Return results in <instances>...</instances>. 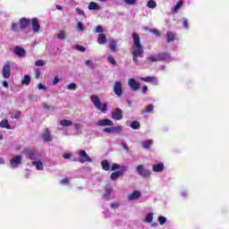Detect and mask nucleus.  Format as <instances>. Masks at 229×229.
<instances>
[{
    "label": "nucleus",
    "mask_w": 229,
    "mask_h": 229,
    "mask_svg": "<svg viewBox=\"0 0 229 229\" xmlns=\"http://www.w3.org/2000/svg\"><path fill=\"white\" fill-rule=\"evenodd\" d=\"M112 119L114 121H121V119H123V110L119 107L114 110L112 113Z\"/></svg>",
    "instance_id": "nucleus-12"
},
{
    "label": "nucleus",
    "mask_w": 229,
    "mask_h": 229,
    "mask_svg": "<svg viewBox=\"0 0 229 229\" xmlns=\"http://www.w3.org/2000/svg\"><path fill=\"white\" fill-rule=\"evenodd\" d=\"M111 171H114L110 175V180L112 182H115V180L121 178L128 171V166L126 165H121L117 163H114L111 166Z\"/></svg>",
    "instance_id": "nucleus-2"
},
{
    "label": "nucleus",
    "mask_w": 229,
    "mask_h": 229,
    "mask_svg": "<svg viewBox=\"0 0 229 229\" xmlns=\"http://www.w3.org/2000/svg\"><path fill=\"white\" fill-rule=\"evenodd\" d=\"M36 78L38 80L40 78V72L38 70H36Z\"/></svg>",
    "instance_id": "nucleus-62"
},
{
    "label": "nucleus",
    "mask_w": 229,
    "mask_h": 229,
    "mask_svg": "<svg viewBox=\"0 0 229 229\" xmlns=\"http://www.w3.org/2000/svg\"><path fill=\"white\" fill-rule=\"evenodd\" d=\"M31 81V78L30 75H24L23 79L21 80L22 85H30Z\"/></svg>",
    "instance_id": "nucleus-34"
},
{
    "label": "nucleus",
    "mask_w": 229,
    "mask_h": 229,
    "mask_svg": "<svg viewBox=\"0 0 229 229\" xmlns=\"http://www.w3.org/2000/svg\"><path fill=\"white\" fill-rule=\"evenodd\" d=\"M58 81H60V79H58V77H55V79L53 81V85H57Z\"/></svg>",
    "instance_id": "nucleus-61"
},
{
    "label": "nucleus",
    "mask_w": 229,
    "mask_h": 229,
    "mask_svg": "<svg viewBox=\"0 0 229 229\" xmlns=\"http://www.w3.org/2000/svg\"><path fill=\"white\" fill-rule=\"evenodd\" d=\"M182 198H187V196H189V192L185 190H182L181 192H180Z\"/></svg>",
    "instance_id": "nucleus-53"
},
{
    "label": "nucleus",
    "mask_w": 229,
    "mask_h": 229,
    "mask_svg": "<svg viewBox=\"0 0 229 229\" xmlns=\"http://www.w3.org/2000/svg\"><path fill=\"white\" fill-rule=\"evenodd\" d=\"M27 157L30 160H33V162L40 160V153L37 150H28Z\"/></svg>",
    "instance_id": "nucleus-8"
},
{
    "label": "nucleus",
    "mask_w": 229,
    "mask_h": 229,
    "mask_svg": "<svg viewBox=\"0 0 229 229\" xmlns=\"http://www.w3.org/2000/svg\"><path fill=\"white\" fill-rule=\"evenodd\" d=\"M165 165L164 163H157L152 165V171L154 173H162L164 172Z\"/></svg>",
    "instance_id": "nucleus-17"
},
{
    "label": "nucleus",
    "mask_w": 229,
    "mask_h": 229,
    "mask_svg": "<svg viewBox=\"0 0 229 229\" xmlns=\"http://www.w3.org/2000/svg\"><path fill=\"white\" fill-rule=\"evenodd\" d=\"M42 139L44 142H51L53 140V135H51L49 130H46V131L42 134Z\"/></svg>",
    "instance_id": "nucleus-20"
},
{
    "label": "nucleus",
    "mask_w": 229,
    "mask_h": 229,
    "mask_svg": "<svg viewBox=\"0 0 229 229\" xmlns=\"http://www.w3.org/2000/svg\"><path fill=\"white\" fill-rule=\"evenodd\" d=\"M101 165L104 171H110V163L108 162V160H103L101 162Z\"/></svg>",
    "instance_id": "nucleus-32"
},
{
    "label": "nucleus",
    "mask_w": 229,
    "mask_h": 229,
    "mask_svg": "<svg viewBox=\"0 0 229 229\" xmlns=\"http://www.w3.org/2000/svg\"><path fill=\"white\" fill-rule=\"evenodd\" d=\"M76 50L77 51H81V53H85V47H81V46H77L76 47Z\"/></svg>",
    "instance_id": "nucleus-55"
},
{
    "label": "nucleus",
    "mask_w": 229,
    "mask_h": 229,
    "mask_svg": "<svg viewBox=\"0 0 229 229\" xmlns=\"http://www.w3.org/2000/svg\"><path fill=\"white\" fill-rule=\"evenodd\" d=\"M114 93L115 94V96H117L118 98H121V96H123V82L122 81H114Z\"/></svg>",
    "instance_id": "nucleus-6"
},
{
    "label": "nucleus",
    "mask_w": 229,
    "mask_h": 229,
    "mask_svg": "<svg viewBox=\"0 0 229 229\" xmlns=\"http://www.w3.org/2000/svg\"><path fill=\"white\" fill-rule=\"evenodd\" d=\"M123 131L122 126L113 127V133H121Z\"/></svg>",
    "instance_id": "nucleus-46"
},
{
    "label": "nucleus",
    "mask_w": 229,
    "mask_h": 229,
    "mask_svg": "<svg viewBox=\"0 0 229 229\" xmlns=\"http://www.w3.org/2000/svg\"><path fill=\"white\" fill-rule=\"evenodd\" d=\"M182 26H184L186 30H189V20H187V18L182 20Z\"/></svg>",
    "instance_id": "nucleus-48"
},
{
    "label": "nucleus",
    "mask_w": 229,
    "mask_h": 229,
    "mask_svg": "<svg viewBox=\"0 0 229 229\" xmlns=\"http://www.w3.org/2000/svg\"><path fill=\"white\" fill-rule=\"evenodd\" d=\"M127 85L134 92L140 89V84L135 79H129L127 81Z\"/></svg>",
    "instance_id": "nucleus-11"
},
{
    "label": "nucleus",
    "mask_w": 229,
    "mask_h": 229,
    "mask_svg": "<svg viewBox=\"0 0 229 229\" xmlns=\"http://www.w3.org/2000/svg\"><path fill=\"white\" fill-rule=\"evenodd\" d=\"M36 67H44L46 65V61L44 60H38L35 62Z\"/></svg>",
    "instance_id": "nucleus-40"
},
{
    "label": "nucleus",
    "mask_w": 229,
    "mask_h": 229,
    "mask_svg": "<svg viewBox=\"0 0 229 229\" xmlns=\"http://www.w3.org/2000/svg\"><path fill=\"white\" fill-rule=\"evenodd\" d=\"M132 40V61L134 62V64H137V62H139V58H140L142 56V53H144V48H142V45L140 44V37L139 36V34L133 33Z\"/></svg>",
    "instance_id": "nucleus-1"
},
{
    "label": "nucleus",
    "mask_w": 229,
    "mask_h": 229,
    "mask_svg": "<svg viewBox=\"0 0 229 229\" xmlns=\"http://www.w3.org/2000/svg\"><path fill=\"white\" fill-rule=\"evenodd\" d=\"M30 24H31V20L27 18H21L20 19V28L21 30H25Z\"/></svg>",
    "instance_id": "nucleus-21"
},
{
    "label": "nucleus",
    "mask_w": 229,
    "mask_h": 229,
    "mask_svg": "<svg viewBox=\"0 0 229 229\" xmlns=\"http://www.w3.org/2000/svg\"><path fill=\"white\" fill-rule=\"evenodd\" d=\"M76 89H78V86L76 85V83H70L67 85L68 90H76Z\"/></svg>",
    "instance_id": "nucleus-42"
},
{
    "label": "nucleus",
    "mask_w": 229,
    "mask_h": 229,
    "mask_svg": "<svg viewBox=\"0 0 229 229\" xmlns=\"http://www.w3.org/2000/svg\"><path fill=\"white\" fill-rule=\"evenodd\" d=\"M10 164H11L12 169H17V167H19V165H21V164H22V157L14 156L11 159Z\"/></svg>",
    "instance_id": "nucleus-7"
},
{
    "label": "nucleus",
    "mask_w": 229,
    "mask_h": 229,
    "mask_svg": "<svg viewBox=\"0 0 229 229\" xmlns=\"http://www.w3.org/2000/svg\"><path fill=\"white\" fill-rule=\"evenodd\" d=\"M105 133H113V127H106L103 129Z\"/></svg>",
    "instance_id": "nucleus-50"
},
{
    "label": "nucleus",
    "mask_w": 229,
    "mask_h": 229,
    "mask_svg": "<svg viewBox=\"0 0 229 229\" xmlns=\"http://www.w3.org/2000/svg\"><path fill=\"white\" fill-rule=\"evenodd\" d=\"M31 28L34 33H38L40 31V23L38 22V19L33 18L31 20Z\"/></svg>",
    "instance_id": "nucleus-13"
},
{
    "label": "nucleus",
    "mask_w": 229,
    "mask_h": 229,
    "mask_svg": "<svg viewBox=\"0 0 229 229\" xmlns=\"http://www.w3.org/2000/svg\"><path fill=\"white\" fill-rule=\"evenodd\" d=\"M147 6H148V8H151L153 10V9L157 8V2H155V0H149L147 3Z\"/></svg>",
    "instance_id": "nucleus-37"
},
{
    "label": "nucleus",
    "mask_w": 229,
    "mask_h": 229,
    "mask_svg": "<svg viewBox=\"0 0 229 229\" xmlns=\"http://www.w3.org/2000/svg\"><path fill=\"white\" fill-rule=\"evenodd\" d=\"M3 87H4L5 89H8V81H3Z\"/></svg>",
    "instance_id": "nucleus-63"
},
{
    "label": "nucleus",
    "mask_w": 229,
    "mask_h": 229,
    "mask_svg": "<svg viewBox=\"0 0 229 229\" xmlns=\"http://www.w3.org/2000/svg\"><path fill=\"white\" fill-rule=\"evenodd\" d=\"M71 157H72V154L71 153H66L63 156V157L65 159V160H69L71 158Z\"/></svg>",
    "instance_id": "nucleus-58"
},
{
    "label": "nucleus",
    "mask_w": 229,
    "mask_h": 229,
    "mask_svg": "<svg viewBox=\"0 0 229 229\" xmlns=\"http://www.w3.org/2000/svg\"><path fill=\"white\" fill-rule=\"evenodd\" d=\"M182 6H183V1H179L176 3V4L171 8L172 13H178L180 10L182 9Z\"/></svg>",
    "instance_id": "nucleus-22"
},
{
    "label": "nucleus",
    "mask_w": 229,
    "mask_h": 229,
    "mask_svg": "<svg viewBox=\"0 0 229 229\" xmlns=\"http://www.w3.org/2000/svg\"><path fill=\"white\" fill-rule=\"evenodd\" d=\"M0 127L5 128L6 130H12V128L10 127V123H8V120L6 119H4L0 122Z\"/></svg>",
    "instance_id": "nucleus-31"
},
{
    "label": "nucleus",
    "mask_w": 229,
    "mask_h": 229,
    "mask_svg": "<svg viewBox=\"0 0 229 229\" xmlns=\"http://www.w3.org/2000/svg\"><path fill=\"white\" fill-rule=\"evenodd\" d=\"M113 192H114V189L112 188V186L110 184L106 185L105 192L103 194V199L107 200L112 199L110 196H112Z\"/></svg>",
    "instance_id": "nucleus-9"
},
{
    "label": "nucleus",
    "mask_w": 229,
    "mask_h": 229,
    "mask_svg": "<svg viewBox=\"0 0 229 229\" xmlns=\"http://www.w3.org/2000/svg\"><path fill=\"white\" fill-rule=\"evenodd\" d=\"M96 32H97V33H103V27L98 26V27L96 28Z\"/></svg>",
    "instance_id": "nucleus-60"
},
{
    "label": "nucleus",
    "mask_w": 229,
    "mask_h": 229,
    "mask_svg": "<svg viewBox=\"0 0 229 229\" xmlns=\"http://www.w3.org/2000/svg\"><path fill=\"white\" fill-rule=\"evenodd\" d=\"M125 4L133 5L137 4V0H123Z\"/></svg>",
    "instance_id": "nucleus-47"
},
{
    "label": "nucleus",
    "mask_w": 229,
    "mask_h": 229,
    "mask_svg": "<svg viewBox=\"0 0 229 229\" xmlns=\"http://www.w3.org/2000/svg\"><path fill=\"white\" fill-rule=\"evenodd\" d=\"M145 222L146 223H153V213H149L148 215H147V216L145 217Z\"/></svg>",
    "instance_id": "nucleus-39"
},
{
    "label": "nucleus",
    "mask_w": 229,
    "mask_h": 229,
    "mask_svg": "<svg viewBox=\"0 0 229 229\" xmlns=\"http://www.w3.org/2000/svg\"><path fill=\"white\" fill-rule=\"evenodd\" d=\"M56 38L59 40H65V38H67V32L64 30H59V31L56 33Z\"/></svg>",
    "instance_id": "nucleus-26"
},
{
    "label": "nucleus",
    "mask_w": 229,
    "mask_h": 229,
    "mask_svg": "<svg viewBox=\"0 0 229 229\" xmlns=\"http://www.w3.org/2000/svg\"><path fill=\"white\" fill-rule=\"evenodd\" d=\"M60 124L61 126H64V127H67V126H72V122L71 120H61L60 121Z\"/></svg>",
    "instance_id": "nucleus-35"
},
{
    "label": "nucleus",
    "mask_w": 229,
    "mask_h": 229,
    "mask_svg": "<svg viewBox=\"0 0 229 229\" xmlns=\"http://www.w3.org/2000/svg\"><path fill=\"white\" fill-rule=\"evenodd\" d=\"M10 74H11V64L10 63H6L3 68V77L5 79H8L10 78Z\"/></svg>",
    "instance_id": "nucleus-16"
},
{
    "label": "nucleus",
    "mask_w": 229,
    "mask_h": 229,
    "mask_svg": "<svg viewBox=\"0 0 229 229\" xmlns=\"http://www.w3.org/2000/svg\"><path fill=\"white\" fill-rule=\"evenodd\" d=\"M14 119H20L21 118V113H18L16 114L14 116H13Z\"/></svg>",
    "instance_id": "nucleus-64"
},
{
    "label": "nucleus",
    "mask_w": 229,
    "mask_h": 229,
    "mask_svg": "<svg viewBox=\"0 0 229 229\" xmlns=\"http://www.w3.org/2000/svg\"><path fill=\"white\" fill-rule=\"evenodd\" d=\"M110 207L113 208V210H117L119 207H121V203L119 202H114L110 204Z\"/></svg>",
    "instance_id": "nucleus-45"
},
{
    "label": "nucleus",
    "mask_w": 229,
    "mask_h": 229,
    "mask_svg": "<svg viewBox=\"0 0 229 229\" xmlns=\"http://www.w3.org/2000/svg\"><path fill=\"white\" fill-rule=\"evenodd\" d=\"M75 11L79 15H85V12H83V10L81 8H76Z\"/></svg>",
    "instance_id": "nucleus-56"
},
{
    "label": "nucleus",
    "mask_w": 229,
    "mask_h": 229,
    "mask_svg": "<svg viewBox=\"0 0 229 229\" xmlns=\"http://www.w3.org/2000/svg\"><path fill=\"white\" fill-rule=\"evenodd\" d=\"M12 30L13 31H21V26L17 23H13L12 24Z\"/></svg>",
    "instance_id": "nucleus-43"
},
{
    "label": "nucleus",
    "mask_w": 229,
    "mask_h": 229,
    "mask_svg": "<svg viewBox=\"0 0 229 229\" xmlns=\"http://www.w3.org/2000/svg\"><path fill=\"white\" fill-rule=\"evenodd\" d=\"M108 44H109V48L111 49V51H113V53L117 52V41L114 38H110L108 39Z\"/></svg>",
    "instance_id": "nucleus-19"
},
{
    "label": "nucleus",
    "mask_w": 229,
    "mask_h": 229,
    "mask_svg": "<svg viewBox=\"0 0 229 229\" xmlns=\"http://www.w3.org/2000/svg\"><path fill=\"white\" fill-rule=\"evenodd\" d=\"M148 62H160V55H159V54L150 55L148 58Z\"/></svg>",
    "instance_id": "nucleus-33"
},
{
    "label": "nucleus",
    "mask_w": 229,
    "mask_h": 229,
    "mask_svg": "<svg viewBox=\"0 0 229 229\" xmlns=\"http://www.w3.org/2000/svg\"><path fill=\"white\" fill-rule=\"evenodd\" d=\"M154 144L153 140H144L140 141V146L143 149H149Z\"/></svg>",
    "instance_id": "nucleus-18"
},
{
    "label": "nucleus",
    "mask_w": 229,
    "mask_h": 229,
    "mask_svg": "<svg viewBox=\"0 0 229 229\" xmlns=\"http://www.w3.org/2000/svg\"><path fill=\"white\" fill-rule=\"evenodd\" d=\"M14 53L18 56H24V55H26V50H24V48H22L21 47H16L14 49Z\"/></svg>",
    "instance_id": "nucleus-27"
},
{
    "label": "nucleus",
    "mask_w": 229,
    "mask_h": 229,
    "mask_svg": "<svg viewBox=\"0 0 229 229\" xmlns=\"http://www.w3.org/2000/svg\"><path fill=\"white\" fill-rule=\"evenodd\" d=\"M106 36L103 33H100L98 35V44H100L101 46H103V44H106Z\"/></svg>",
    "instance_id": "nucleus-28"
},
{
    "label": "nucleus",
    "mask_w": 229,
    "mask_h": 229,
    "mask_svg": "<svg viewBox=\"0 0 229 229\" xmlns=\"http://www.w3.org/2000/svg\"><path fill=\"white\" fill-rule=\"evenodd\" d=\"M142 196V194L140 193V191L134 190L131 193H130L128 195V199L129 201H135V199H139V198H140Z\"/></svg>",
    "instance_id": "nucleus-14"
},
{
    "label": "nucleus",
    "mask_w": 229,
    "mask_h": 229,
    "mask_svg": "<svg viewBox=\"0 0 229 229\" xmlns=\"http://www.w3.org/2000/svg\"><path fill=\"white\" fill-rule=\"evenodd\" d=\"M159 62H171V55L165 53L159 54Z\"/></svg>",
    "instance_id": "nucleus-24"
},
{
    "label": "nucleus",
    "mask_w": 229,
    "mask_h": 229,
    "mask_svg": "<svg viewBox=\"0 0 229 229\" xmlns=\"http://www.w3.org/2000/svg\"><path fill=\"white\" fill-rule=\"evenodd\" d=\"M77 29L79 30V31H84L85 28H83V23H81V21H79L77 23Z\"/></svg>",
    "instance_id": "nucleus-49"
},
{
    "label": "nucleus",
    "mask_w": 229,
    "mask_h": 229,
    "mask_svg": "<svg viewBox=\"0 0 229 229\" xmlns=\"http://www.w3.org/2000/svg\"><path fill=\"white\" fill-rule=\"evenodd\" d=\"M113 192H114V189L112 188V186L110 184L106 185L105 192L103 194V199L107 200L112 199L110 196H112Z\"/></svg>",
    "instance_id": "nucleus-10"
},
{
    "label": "nucleus",
    "mask_w": 229,
    "mask_h": 229,
    "mask_svg": "<svg viewBox=\"0 0 229 229\" xmlns=\"http://www.w3.org/2000/svg\"><path fill=\"white\" fill-rule=\"evenodd\" d=\"M136 173L142 176V178H149L151 176V171L146 169L143 165H140L136 167Z\"/></svg>",
    "instance_id": "nucleus-4"
},
{
    "label": "nucleus",
    "mask_w": 229,
    "mask_h": 229,
    "mask_svg": "<svg viewBox=\"0 0 229 229\" xmlns=\"http://www.w3.org/2000/svg\"><path fill=\"white\" fill-rule=\"evenodd\" d=\"M90 101L94 105L95 108H97V110H99V112H102V114H106L108 110V104H103L101 102V98L98 95H91Z\"/></svg>",
    "instance_id": "nucleus-3"
},
{
    "label": "nucleus",
    "mask_w": 229,
    "mask_h": 229,
    "mask_svg": "<svg viewBox=\"0 0 229 229\" xmlns=\"http://www.w3.org/2000/svg\"><path fill=\"white\" fill-rule=\"evenodd\" d=\"M155 109V106L148 105L145 109L142 110V114H153V110Z\"/></svg>",
    "instance_id": "nucleus-30"
},
{
    "label": "nucleus",
    "mask_w": 229,
    "mask_h": 229,
    "mask_svg": "<svg viewBox=\"0 0 229 229\" xmlns=\"http://www.w3.org/2000/svg\"><path fill=\"white\" fill-rule=\"evenodd\" d=\"M38 89L39 90H47V88L46 86L42 85V83H39V84L38 85Z\"/></svg>",
    "instance_id": "nucleus-57"
},
{
    "label": "nucleus",
    "mask_w": 229,
    "mask_h": 229,
    "mask_svg": "<svg viewBox=\"0 0 229 229\" xmlns=\"http://www.w3.org/2000/svg\"><path fill=\"white\" fill-rule=\"evenodd\" d=\"M98 126H114V122L110 119H100L97 122Z\"/></svg>",
    "instance_id": "nucleus-15"
},
{
    "label": "nucleus",
    "mask_w": 229,
    "mask_h": 229,
    "mask_svg": "<svg viewBox=\"0 0 229 229\" xmlns=\"http://www.w3.org/2000/svg\"><path fill=\"white\" fill-rule=\"evenodd\" d=\"M32 165H35L37 171H44V163L40 159L32 161Z\"/></svg>",
    "instance_id": "nucleus-23"
},
{
    "label": "nucleus",
    "mask_w": 229,
    "mask_h": 229,
    "mask_svg": "<svg viewBox=\"0 0 229 229\" xmlns=\"http://www.w3.org/2000/svg\"><path fill=\"white\" fill-rule=\"evenodd\" d=\"M150 83H152V85H158V78L152 77Z\"/></svg>",
    "instance_id": "nucleus-52"
},
{
    "label": "nucleus",
    "mask_w": 229,
    "mask_h": 229,
    "mask_svg": "<svg viewBox=\"0 0 229 229\" xmlns=\"http://www.w3.org/2000/svg\"><path fill=\"white\" fill-rule=\"evenodd\" d=\"M107 62H109V64H112V65L117 64V62H115V58H114V55H109L107 57Z\"/></svg>",
    "instance_id": "nucleus-41"
},
{
    "label": "nucleus",
    "mask_w": 229,
    "mask_h": 229,
    "mask_svg": "<svg viewBox=\"0 0 229 229\" xmlns=\"http://www.w3.org/2000/svg\"><path fill=\"white\" fill-rule=\"evenodd\" d=\"M85 65H87V67H89V69H94V67H96V64L92 60H87L85 62Z\"/></svg>",
    "instance_id": "nucleus-38"
},
{
    "label": "nucleus",
    "mask_w": 229,
    "mask_h": 229,
    "mask_svg": "<svg viewBox=\"0 0 229 229\" xmlns=\"http://www.w3.org/2000/svg\"><path fill=\"white\" fill-rule=\"evenodd\" d=\"M158 221L161 225H164L167 223V218L165 216H159Z\"/></svg>",
    "instance_id": "nucleus-44"
},
{
    "label": "nucleus",
    "mask_w": 229,
    "mask_h": 229,
    "mask_svg": "<svg viewBox=\"0 0 229 229\" xmlns=\"http://www.w3.org/2000/svg\"><path fill=\"white\" fill-rule=\"evenodd\" d=\"M174 40H178V35L174 32L168 31L167 32V42H174Z\"/></svg>",
    "instance_id": "nucleus-25"
},
{
    "label": "nucleus",
    "mask_w": 229,
    "mask_h": 229,
    "mask_svg": "<svg viewBox=\"0 0 229 229\" xmlns=\"http://www.w3.org/2000/svg\"><path fill=\"white\" fill-rule=\"evenodd\" d=\"M88 8L89 10H101V7L96 2H90Z\"/></svg>",
    "instance_id": "nucleus-29"
},
{
    "label": "nucleus",
    "mask_w": 229,
    "mask_h": 229,
    "mask_svg": "<svg viewBox=\"0 0 229 229\" xmlns=\"http://www.w3.org/2000/svg\"><path fill=\"white\" fill-rule=\"evenodd\" d=\"M61 185H69V179L65 178L60 181Z\"/></svg>",
    "instance_id": "nucleus-54"
},
{
    "label": "nucleus",
    "mask_w": 229,
    "mask_h": 229,
    "mask_svg": "<svg viewBox=\"0 0 229 229\" xmlns=\"http://www.w3.org/2000/svg\"><path fill=\"white\" fill-rule=\"evenodd\" d=\"M153 77H143L141 78V81H146L147 83H151V80Z\"/></svg>",
    "instance_id": "nucleus-51"
},
{
    "label": "nucleus",
    "mask_w": 229,
    "mask_h": 229,
    "mask_svg": "<svg viewBox=\"0 0 229 229\" xmlns=\"http://www.w3.org/2000/svg\"><path fill=\"white\" fill-rule=\"evenodd\" d=\"M131 128L132 130H139L140 128V123H139L138 121H133L132 123H131Z\"/></svg>",
    "instance_id": "nucleus-36"
},
{
    "label": "nucleus",
    "mask_w": 229,
    "mask_h": 229,
    "mask_svg": "<svg viewBox=\"0 0 229 229\" xmlns=\"http://www.w3.org/2000/svg\"><path fill=\"white\" fill-rule=\"evenodd\" d=\"M79 155V162L81 164H85V162H89V164H91L92 162V158L90 157V156H89V154H87V151L85 150H80L78 152Z\"/></svg>",
    "instance_id": "nucleus-5"
},
{
    "label": "nucleus",
    "mask_w": 229,
    "mask_h": 229,
    "mask_svg": "<svg viewBox=\"0 0 229 229\" xmlns=\"http://www.w3.org/2000/svg\"><path fill=\"white\" fill-rule=\"evenodd\" d=\"M150 33H154L156 37H160V33L157 30H150Z\"/></svg>",
    "instance_id": "nucleus-59"
}]
</instances>
